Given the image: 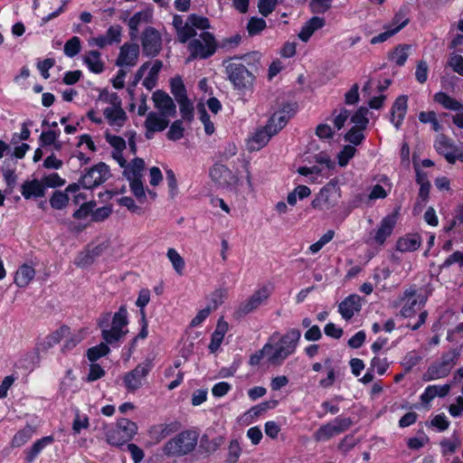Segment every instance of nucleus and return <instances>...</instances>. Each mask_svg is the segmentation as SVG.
Wrapping results in <instances>:
<instances>
[{
	"label": "nucleus",
	"mask_w": 463,
	"mask_h": 463,
	"mask_svg": "<svg viewBox=\"0 0 463 463\" xmlns=\"http://www.w3.org/2000/svg\"><path fill=\"white\" fill-rule=\"evenodd\" d=\"M301 337L299 329L291 328L284 335L274 333L262 346V357L267 365L278 367L295 354Z\"/></svg>",
	"instance_id": "obj_1"
},
{
	"label": "nucleus",
	"mask_w": 463,
	"mask_h": 463,
	"mask_svg": "<svg viewBox=\"0 0 463 463\" xmlns=\"http://www.w3.org/2000/svg\"><path fill=\"white\" fill-rule=\"evenodd\" d=\"M241 60L244 63L230 62L225 68L229 80L237 90L251 86L256 74H259L260 52L255 51L246 53Z\"/></svg>",
	"instance_id": "obj_2"
},
{
	"label": "nucleus",
	"mask_w": 463,
	"mask_h": 463,
	"mask_svg": "<svg viewBox=\"0 0 463 463\" xmlns=\"http://www.w3.org/2000/svg\"><path fill=\"white\" fill-rule=\"evenodd\" d=\"M198 433L194 430H183L169 439L163 448L167 457H181L191 453L196 447Z\"/></svg>",
	"instance_id": "obj_3"
},
{
	"label": "nucleus",
	"mask_w": 463,
	"mask_h": 463,
	"mask_svg": "<svg viewBox=\"0 0 463 463\" xmlns=\"http://www.w3.org/2000/svg\"><path fill=\"white\" fill-rule=\"evenodd\" d=\"M187 49L190 53L188 61L195 59L205 60L215 53L217 42L212 33L204 31L199 34V38H194L189 41Z\"/></svg>",
	"instance_id": "obj_4"
},
{
	"label": "nucleus",
	"mask_w": 463,
	"mask_h": 463,
	"mask_svg": "<svg viewBox=\"0 0 463 463\" xmlns=\"http://www.w3.org/2000/svg\"><path fill=\"white\" fill-rule=\"evenodd\" d=\"M458 354L450 350L442 354L439 360L431 364L422 375L424 382H430L447 377L457 364Z\"/></svg>",
	"instance_id": "obj_5"
},
{
	"label": "nucleus",
	"mask_w": 463,
	"mask_h": 463,
	"mask_svg": "<svg viewBox=\"0 0 463 463\" xmlns=\"http://www.w3.org/2000/svg\"><path fill=\"white\" fill-rule=\"evenodd\" d=\"M353 424L349 417H336L333 420L321 425L314 433L316 442H325L348 430Z\"/></svg>",
	"instance_id": "obj_6"
},
{
	"label": "nucleus",
	"mask_w": 463,
	"mask_h": 463,
	"mask_svg": "<svg viewBox=\"0 0 463 463\" xmlns=\"http://www.w3.org/2000/svg\"><path fill=\"white\" fill-rule=\"evenodd\" d=\"M340 198V188L336 183L331 181L320 189L319 193L312 200L311 206L318 211H328L338 203Z\"/></svg>",
	"instance_id": "obj_7"
},
{
	"label": "nucleus",
	"mask_w": 463,
	"mask_h": 463,
	"mask_svg": "<svg viewBox=\"0 0 463 463\" xmlns=\"http://www.w3.org/2000/svg\"><path fill=\"white\" fill-rule=\"evenodd\" d=\"M154 358L146 357L138 364L133 370L127 373L123 377L125 388L129 392H134L142 386V379L146 378L154 368Z\"/></svg>",
	"instance_id": "obj_8"
},
{
	"label": "nucleus",
	"mask_w": 463,
	"mask_h": 463,
	"mask_svg": "<svg viewBox=\"0 0 463 463\" xmlns=\"http://www.w3.org/2000/svg\"><path fill=\"white\" fill-rule=\"evenodd\" d=\"M290 117L288 106H284L271 114L266 125L262 127V146L287 125Z\"/></svg>",
	"instance_id": "obj_9"
},
{
	"label": "nucleus",
	"mask_w": 463,
	"mask_h": 463,
	"mask_svg": "<svg viewBox=\"0 0 463 463\" xmlns=\"http://www.w3.org/2000/svg\"><path fill=\"white\" fill-rule=\"evenodd\" d=\"M109 177V166L103 162H99L80 176V184L83 189L92 190L105 183Z\"/></svg>",
	"instance_id": "obj_10"
},
{
	"label": "nucleus",
	"mask_w": 463,
	"mask_h": 463,
	"mask_svg": "<svg viewBox=\"0 0 463 463\" xmlns=\"http://www.w3.org/2000/svg\"><path fill=\"white\" fill-rule=\"evenodd\" d=\"M426 302V298L414 288H410L403 292L401 298V316L403 317H411L420 311Z\"/></svg>",
	"instance_id": "obj_11"
},
{
	"label": "nucleus",
	"mask_w": 463,
	"mask_h": 463,
	"mask_svg": "<svg viewBox=\"0 0 463 463\" xmlns=\"http://www.w3.org/2000/svg\"><path fill=\"white\" fill-rule=\"evenodd\" d=\"M209 175L212 181L221 188L232 189L238 184L237 175L223 164L215 163L210 168Z\"/></svg>",
	"instance_id": "obj_12"
},
{
	"label": "nucleus",
	"mask_w": 463,
	"mask_h": 463,
	"mask_svg": "<svg viewBox=\"0 0 463 463\" xmlns=\"http://www.w3.org/2000/svg\"><path fill=\"white\" fill-rule=\"evenodd\" d=\"M143 55L149 58L157 56L162 50V37L160 33L152 26H147L141 37Z\"/></svg>",
	"instance_id": "obj_13"
},
{
	"label": "nucleus",
	"mask_w": 463,
	"mask_h": 463,
	"mask_svg": "<svg viewBox=\"0 0 463 463\" xmlns=\"http://www.w3.org/2000/svg\"><path fill=\"white\" fill-rule=\"evenodd\" d=\"M398 213H392L382 219L378 228L375 230L373 241L378 246H383L386 240L392 235L397 223Z\"/></svg>",
	"instance_id": "obj_14"
},
{
	"label": "nucleus",
	"mask_w": 463,
	"mask_h": 463,
	"mask_svg": "<svg viewBox=\"0 0 463 463\" xmlns=\"http://www.w3.org/2000/svg\"><path fill=\"white\" fill-rule=\"evenodd\" d=\"M140 53L137 43H125L120 47L119 54L116 60L118 67H133L136 65Z\"/></svg>",
	"instance_id": "obj_15"
},
{
	"label": "nucleus",
	"mask_w": 463,
	"mask_h": 463,
	"mask_svg": "<svg viewBox=\"0 0 463 463\" xmlns=\"http://www.w3.org/2000/svg\"><path fill=\"white\" fill-rule=\"evenodd\" d=\"M122 27L119 24L110 25L105 34L93 37L89 41L90 45H95L99 49L105 48L107 45L118 44L121 42Z\"/></svg>",
	"instance_id": "obj_16"
},
{
	"label": "nucleus",
	"mask_w": 463,
	"mask_h": 463,
	"mask_svg": "<svg viewBox=\"0 0 463 463\" xmlns=\"http://www.w3.org/2000/svg\"><path fill=\"white\" fill-rule=\"evenodd\" d=\"M155 107L160 110L164 117H174L176 114V106L172 98L164 90H157L153 93Z\"/></svg>",
	"instance_id": "obj_17"
},
{
	"label": "nucleus",
	"mask_w": 463,
	"mask_h": 463,
	"mask_svg": "<svg viewBox=\"0 0 463 463\" xmlns=\"http://www.w3.org/2000/svg\"><path fill=\"white\" fill-rule=\"evenodd\" d=\"M362 308V298L357 294H352L346 297L338 305V312L341 317L348 321Z\"/></svg>",
	"instance_id": "obj_18"
},
{
	"label": "nucleus",
	"mask_w": 463,
	"mask_h": 463,
	"mask_svg": "<svg viewBox=\"0 0 463 463\" xmlns=\"http://www.w3.org/2000/svg\"><path fill=\"white\" fill-rule=\"evenodd\" d=\"M181 428V423L173 420L169 423H160L152 425L148 430L149 438L155 442H159L172 433L177 432Z\"/></svg>",
	"instance_id": "obj_19"
},
{
	"label": "nucleus",
	"mask_w": 463,
	"mask_h": 463,
	"mask_svg": "<svg viewBox=\"0 0 463 463\" xmlns=\"http://www.w3.org/2000/svg\"><path fill=\"white\" fill-rule=\"evenodd\" d=\"M103 115L110 127L117 128L118 131L128 120L127 113L121 108V100H118L116 107H108L103 110Z\"/></svg>",
	"instance_id": "obj_20"
},
{
	"label": "nucleus",
	"mask_w": 463,
	"mask_h": 463,
	"mask_svg": "<svg viewBox=\"0 0 463 463\" xmlns=\"http://www.w3.org/2000/svg\"><path fill=\"white\" fill-rule=\"evenodd\" d=\"M408 110V97L406 95L399 96L391 108L390 121L396 128H399L406 116Z\"/></svg>",
	"instance_id": "obj_21"
},
{
	"label": "nucleus",
	"mask_w": 463,
	"mask_h": 463,
	"mask_svg": "<svg viewBox=\"0 0 463 463\" xmlns=\"http://www.w3.org/2000/svg\"><path fill=\"white\" fill-rule=\"evenodd\" d=\"M435 148L437 152L439 155H442L449 163L454 164L456 162L458 147L446 136H438L435 141Z\"/></svg>",
	"instance_id": "obj_22"
},
{
	"label": "nucleus",
	"mask_w": 463,
	"mask_h": 463,
	"mask_svg": "<svg viewBox=\"0 0 463 463\" xmlns=\"http://www.w3.org/2000/svg\"><path fill=\"white\" fill-rule=\"evenodd\" d=\"M53 442L54 437L52 435L44 436L35 440L29 449L24 450V462L33 463L41 452Z\"/></svg>",
	"instance_id": "obj_23"
},
{
	"label": "nucleus",
	"mask_w": 463,
	"mask_h": 463,
	"mask_svg": "<svg viewBox=\"0 0 463 463\" xmlns=\"http://www.w3.org/2000/svg\"><path fill=\"white\" fill-rule=\"evenodd\" d=\"M450 389L451 385L448 383L442 385H429L425 388L424 392L420 396V400L424 406L429 408L432 400H434L436 397L447 396Z\"/></svg>",
	"instance_id": "obj_24"
},
{
	"label": "nucleus",
	"mask_w": 463,
	"mask_h": 463,
	"mask_svg": "<svg viewBox=\"0 0 463 463\" xmlns=\"http://www.w3.org/2000/svg\"><path fill=\"white\" fill-rule=\"evenodd\" d=\"M36 271L33 265L24 263L14 273V283L20 288H24L33 280Z\"/></svg>",
	"instance_id": "obj_25"
},
{
	"label": "nucleus",
	"mask_w": 463,
	"mask_h": 463,
	"mask_svg": "<svg viewBox=\"0 0 463 463\" xmlns=\"http://www.w3.org/2000/svg\"><path fill=\"white\" fill-rule=\"evenodd\" d=\"M408 24V20L401 21V18L396 15L392 24L384 26L385 31L371 39L372 44H376L387 41L389 38L397 33Z\"/></svg>",
	"instance_id": "obj_26"
},
{
	"label": "nucleus",
	"mask_w": 463,
	"mask_h": 463,
	"mask_svg": "<svg viewBox=\"0 0 463 463\" xmlns=\"http://www.w3.org/2000/svg\"><path fill=\"white\" fill-rule=\"evenodd\" d=\"M21 194L26 200L41 198L45 194V186L38 179L28 180L22 184Z\"/></svg>",
	"instance_id": "obj_27"
},
{
	"label": "nucleus",
	"mask_w": 463,
	"mask_h": 463,
	"mask_svg": "<svg viewBox=\"0 0 463 463\" xmlns=\"http://www.w3.org/2000/svg\"><path fill=\"white\" fill-rule=\"evenodd\" d=\"M260 305V289L255 290L253 295L242 302L233 313V317L240 320Z\"/></svg>",
	"instance_id": "obj_28"
},
{
	"label": "nucleus",
	"mask_w": 463,
	"mask_h": 463,
	"mask_svg": "<svg viewBox=\"0 0 463 463\" xmlns=\"http://www.w3.org/2000/svg\"><path fill=\"white\" fill-rule=\"evenodd\" d=\"M326 24V20L323 17L313 16L308 21H307L302 26L298 37L301 41L307 43L313 33L323 28Z\"/></svg>",
	"instance_id": "obj_29"
},
{
	"label": "nucleus",
	"mask_w": 463,
	"mask_h": 463,
	"mask_svg": "<svg viewBox=\"0 0 463 463\" xmlns=\"http://www.w3.org/2000/svg\"><path fill=\"white\" fill-rule=\"evenodd\" d=\"M421 245L420 236L417 233H408L396 241V250L401 252L414 251Z\"/></svg>",
	"instance_id": "obj_30"
},
{
	"label": "nucleus",
	"mask_w": 463,
	"mask_h": 463,
	"mask_svg": "<svg viewBox=\"0 0 463 463\" xmlns=\"http://www.w3.org/2000/svg\"><path fill=\"white\" fill-rule=\"evenodd\" d=\"M166 118L162 116V114L159 115L151 111L145 121V128H148V131H152V133L161 132L168 127L169 121Z\"/></svg>",
	"instance_id": "obj_31"
},
{
	"label": "nucleus",
	"mask_w": 463,
	"mask_h": 463,
	"mask_svg": "<svg viewBox=\"0 0 463 463\" xmlns=\"http://www.w3.org/2000/svg\"><path fill=\"white\" fill-rule=\"evenodd\" d=\"M101 53L99 51H90L83 58L84 64L88 69L95 73L99 74L104 71V62L100 59Z\"/></svg>",
	"instance_id": "obj_32"
},
{
	"label": "nucleus",
	"mask_w": 463,
	"mask_h": 463,
	"mask_svg": "<svg viewBox=\"0 0 463 463\" xmlns=\"http://www.w3.org/2000/svg\"><path fill=\"white\" fill-rule=\"evenodd\" d=\"M410 49L411 46L408 44H400L396 46L389 52V61L397 66H403L409 57Z\"/></svg>",
	"instance_id": "obj_33"
},
{
	"label": "nucleus",
	"mask_w": 463,
	"mask_h": 463,
	"mask_svg": "<svg viewBox=\"0 0 463 463\" xmlns=\"http://www.w3.org/2000/svg\"><path fill=\"white\" fill-rule=\"evenodd\" d=\"M433 99L435 102L439 103L446 109L459 111L463 109V104L461 102L456 100L445 92L440 91L436 93Z\"/></svg>",
	"instance_id": "obj_34"
},
{
	"label": "nucleus",
	"mask_w": 463,
	"mask_h": 463,
	"mask_svg": "<svg viewBox=\"0 0 463 463\" xmlns=\"http://www.w3.org/2000/svg\"><path fill=\"white\" fill-rule=\"evenodd\" d=\"M162 68H163L162 61L156 60L153 62V65L150 68L147 75L143 80V86L146 90H152L156 86L157 80H158V74H159L160 71L162 70Z\"/></svg>",
	"instance_id": "obj_35"
},
{
	"label": "nucleus",
	"mask_w": 463,
	"mask_h": 463,
	"mask_svg": "<svg viewBox=\"0 0 463 463\" xmlns=\"http://www.w3.org/2000/svg\"><path fill=\"white\" fill-rule=\"evenodd\" d=\"M34 428L30 424H26L24 428L19 430L11 440V447L20 448L30 440L33 435Z\"/></svg>",
	"instance_id": "obj_36"
},
{
	"label": "nucleus",
	"mask_w": 463,
	"mask_h": 463,
	"mask_svg": "<svg viewBox=\"0 0 463 463\" xmlns=\"http://www.w3.org/2000/svg\"><path fill=\"white\" fill-rule=\"evenodd\" d=\"M117 430L120 431L124 437L129 441L137 432V425L136 422L127 419L120 418L117 422Z\"/></svg>",
	"instance_id": "obj_37"
},
{
	"label": "nucleus",
	"mask_w": 463,
	"mask_h": 463,
	"mask_svg": "<svg viewBox=\"0 0 463 463\" xmlns=\"http://www.w3.org/2000/svg\"><path fill=\"white\" fill-rule=\"evenodd\" d=\"M128 323L129 320L127 305L123 304L118 307V311L114 313L111 318V326L118 330H124Z\"/></svg>",
	"instance_id": "obj_38"
},
{
	"label": "nucleus",
	"mask_w": 463,
	"mask_h": 463,
	"mask_svg": "<svg viewBox=\"0 0 463 463\" xmlns=\"http://www.w3.org/2000/svg\"><path fill=\"white\" fill-rule=\"evenodd\" d=\"M170 90L176 101L188 98L186 88L179 75L170 80Z\"/></svg>",
	"instance_id": "obj_39"
},
{
	"label": "nucleus",
	"mask_w": 463,
	"mask_h": 463,
	"mask_svg": "<svg viewBox=\"0 0 463 463\" xmlns=\"http://www.w3.org/2000/svg\"><path fill=\"white\" fill-rule=\"evenodd\" d=\"M128 330H118L110 326L101 331V337L104 340L103 344L113 345L120 341V339L127 334Z\"/></svg>",
	"instance_id": "obj_40"
},
{
	"label": "nucleus",
	"mask_w": 463,
	"mask_h": 463,
	"mask_svg": "<svg viewBox=\"0 0 463 463\" xmlns=\"http://www.w3.org/2000/svg\"><path fill=\"white\" fill-rule=\"evenodd\" d=\"M6 165L7 161L5 160L4 165L0 168V172L2 173L7 186V189L5 191V193L11 194V192L16 184L17 176L15 175V169L10 168Z\"/></svg>",
	"instance_id": "obj_41"
},
{
	"label": "nucleus",
	"mask_w": 463,
	"mask_h": 463,
	"mask_svg": "<svg viewBox=\"0 0 463 463\" xmlns=\"http://www.w3.org/2000/svg\"><path fill=\"white\" fill-rule=\"evenodd\" d=\"M246 148L250 152L260 150V126H256L245 140Z\"/></svg>",
	"instance_id": "obj_42"
},
{
	"label": "nucleus",
	"mask_w": 463,
	"mask_h": 463,
	"mask_svg": "<svg viewBox=\"0 0 463 463\" xmlns=\"http://www.w3.org/2000/svg\"><path fill=\"white\" fill-rule=\"evenodd\" d=\"M69 195L62 191H54L50 197V205L52 209L62 210L69 203Z\"/></svg>",
	"instance_id": "obj_43"
},
{
	"label": "nucleus",
	"mask_w": 463,
	"mask_h": 463,
	"mask_svg": "<svg viewBox=\"0 0 463 463\" xmlns=\"http://www.w3.org/2000/svg\"><path fill=\"white\" fill-rule=\"evenodd\" d=\"M176 102L179 105L182 119L186 122L193 121L194 118V109L193 102L189 99V98H185Z\"/></svg>",
	"instance_id": "obj_44"
},
{
	"label": "nucleus",
	"mask_w": 463,
	"mask_h": 463,
	"mask_svg": "<svg viewBox=\"0 0 463 463\" xmlns=\"http://www.w3.org/2000/svg\"><path fill=\"white\" fill-rule=\"evenodd\" d=\"M106 440L110 446L118 448L121 450H123L125 446L128 444V440L117 430L109 431L106 435Z\"/></svg>",
	"instance_id": "obj_45"
},
{
	"label": "nucleus",
	"mask_w": 463,
	"mask_h": 463,
	"mask_svg": "<svg viewBox=\"0 0 463 463\" xmlns=\"http://www.w3.org/2000/svg\"><path fill=\"white\" fill-rule=\"evenodd\" d=\"M109 352L110 348L106 344L100 343L88 349L87 358L91 363H95L99 358L107 355Z\"/></svg>",
	"instance_id": "obj_46"
},
{
	"label": "nucleus",
	"mask_w": 463,
	"mask_h": 463,
	"mask_svg": "<svg viewBox=\"0 0 463 463\" xmlns=\"http://www.w3.org/2000/svg\"><path fill=\"white\" fill-rule=\"evenodd\" d=\"M166 256L171 261L175 272L179 275H182L185 263L180 254L174 248H169L167 250Z\"/></svg>",
	"instance_id": "obj_47"
},
{
	"label": "nucleus",
	"mask_w": 463,
	"mask_h": 463,
	"mask_svg": "<svg viewBox=\"0 0 463 463\" xmlns=\"http://www.w3.org/2000/svg\"><path fill=\"white\" fill-rule=\"evenodd\" d=\"M70 328L66 326H61L59 329L48 335L45 338L44 345L46 348H51L59 344Z\"/></svg>",
	"instance_id": "obj_48"
},
{
	"label": "nucleus",
	"mask_w": 463,
	"mask_h": 463,
	"mask_svg": "<svg viewBox=\"0 0 463 463\" xmlns=\"http://www.w3.org/2000/svg\"><path fill=\"white\" fill-rule=\"evenodd\" d=\"M80 39L78 36H72L65 43L63 52L67 57L73 58L80 52Z\"/></svg>",
	"instance_id": "obj_49"
},
{
	"label": "nucleus",
	"mask_w": 463,
	"mask_h": 463,
	"mask_svg": "<svg viewBox=\"0 0 463 463\" xmlns=\"http://www.w3.org/2000/svg\"><path fill=\"white\" fill-rule=\"evenodd\" d=\"M227 296L228 292L226 288H220L215 289L209 297L208 307H211L212 310H215L223 303L224 299L227 298Z\"/></svg>",
	"instance_id": "obj_50"
},
{
	"label": "nucleus",
	"mask_w": 463,
	"mask_h": 463,
	"mask_svg": "<svg viewBox=\"0 0 463 463\" xmlns=\"http://www.w3.org/2000/svg\"><path fill=\"white\" fill-rule=\"evenodd\" d=\"M238 152V147L234 142H227L224 146H221L216 154L220 161H228L234 156Z\"/></svg>",
	"instance_id": "obj_51"
},
{
	"label": "nucleus",
	"mask_w": 463,
	"mask_h": 463,
	"mask_svg": "<svg viewBox=\"0 0 463 463\" xmlns=\"http://www.w3.org/2000/svg\"><path fill=\"white\" fill-rule=\"evenodd\" d=\"M260 415V403L254 405L250 410L245 411L241 417H239L238 422L240 425L247 426L251 424Z\"/></svg>",
	"instance_id": "obj_52"
},
{
	"label": "nucleus",
	"mask_w": 463,
	"mask_h": 463,
	"mask_svg": "<svg viewBox=\"0 0 463 463\" xmlns=\"http://www.w3.org/2000/svg\"><path fill=\"white\" fill-rule=\"evenodd\" d=\"M187 23L193 26V28L200 29V30H206L210 28V21L207 17L202 16L196 14H191L187 17Z\"/></svg>",
	"instance_id": "obj_53"
},
{
	"label": "nucleus",
	"mask_w": 463,
	"mask_h": 463,
	"mask_svg": "<svg viewBox=\"0 0 463 463\" xmlns=\"http://www.w3.org/2000/svg\"><path fill=\"white\" fill-rule=\"evenodd\" d=\"M389 362L387 358H381L379 356H374L370 361V370L373 372H376L379 375H383L388 368H389Z\"/></svg>",
	"instance_id": "obj_54"
},
{
	"label": "nucleus",
	"mask_w": 463,
	"mask_h": 463,
	"mask_svg": "<svg viewBox=\"0 0 463 463\" xmlns=\"http://www.w3.org/2000/svg\"><path fill=\"white\" fill-rule=\"evenodd\" d=\"M184 128L181 119L175 120L166 134L169 140L176 141L184 137Z\"/></svg>",
	"instance_id": "obj_55"
},
{
	"label": "nucleus",
	"mask_w": 463,
	"mask_h": 463,
	"mask_svg": "<svg viewBox=\"0 0 463 463\" xmlns=\"http://www.w3.org/2000/svg\"><path fill=\"white\" fill-rule=\"evenodd\" d=\"M106 141L113 147V151L123 152L126 149V141L120 136H116L109 133H105Z\"/></svg>",
	"instance_id": "obj_56"
},
{
	"label": "nucleus",
	"mask_w": 463,
	"mask_h": 463,
	"mask_svg": "<svg viewBox=\"0 0 463 463\" xmlns=\"http://www.w3.org/2000/svg\"><path fill=\"white\" fill-rule=\"evenodd\" d=\"M366 108H360L354 115L351 118V121L354 124L356 128L364 129L369 122Z\"/></svg>",
	"instance_id": "obj_57"
},
{
	"label": "nucleus",
	"mask_w": 463,
	"mask_h": 463,
	"mask_svg": "<svg viewBox=\"0 0 463 463\" xmlns=\"http://www.w3.org/2000/svg\"><path fill=\"white\" fill-rule=\"evenodd\" d=\"M419 119L422 123H430L434 131L439 132L441 126L437 119V115L434 111H421L419 114Z\"/></svg>",
	"instance_id": "obj_58"
},
{
	"label": "nucleus",
	"mask_w": 463,
	"mask_h": 463,
	"mask_svg": "<svg viewBox=\"0 0 463 463\" xmlns=\"http://www.w3.org/2000/svg\"><path fill=\"white\" fill-rule=\"evenodd\" d=\"M356 149L354 146L347 145L338 153L337 159L340 166H345L351 158L355 155Z\"/></svg>",
	"instance_id": "obj_59"
},
{
	"label": "nucleus",
	"mask_w": 463,
	"mask_h": 463,
	"mask_svg": "<svg viewBox=\"0 0 463 463\" xmlns=\"http://www.w3.org/2000/svg\"><path fill=\"white\" fill-rule=\"evenodd\" d=\"M334 236V231H327L317 242L309 246V251L312 254L317 253L326 244L333 240Z\"/></svg>",
	"instance_id": "obj_60"
},
{
	"label": "nucleus",
	"mask_w": 463,
	"mask_h": 463,
	"mask_svg": "<svg viewBox=\"0 0 463 463\" xmlns=\"http://www.w3.org/2000/svg\"><path fill=\"white\" fill-rule=\"evenodd\" d=\"M96 206L95 201L84 203L78 208L72 214V217L77 220H82L91 215L92 209Z\"/></svg>",
	"instance_id": "obj_61"
},
{
	"label": "nucleus",
	"mask_w": 463,
	"mask_h": 463,
	"mask_svg": "<svg viewBox=\"0 0 463 463\" xmlns=\"http://www.w3.org/2000/svg\"><path fill=\"white\" fill-rule=\"evenodd\" d=\"M333 0H311L309 6L314 14H324L332 6Z\"/></svg>",
	"instance_id": "obj_62"
},
{
	"label": "nucleus",
	"mask_w": 463,
	"mask_h": 463,
	"mask_svg": "<svg viewBox=\"0 0 463 463\" xmlns=\"http://www.w3.org/2000/svg\"><path fill=\"white\" fill-rule=\"evenodd\" d=\"M129 186L132 194L137 199V201L139 203H144L146 200V193L142 179L133 180V182L129 184Z\"/></svg>",
	"instance_id": "obj_63"
},
{
	"label": "nucleus",
	"mask_w": 463,
	"mask_h": 463,
	"mask_svg": "<svg viewBox=\"0 0 463 463\" xmlns=\"http://www.w3.org/2000/svg\"><path fill=\"white\" fill-rule=\"evenodd\" d=\"M177 35L179 42L185 43L196 36V31L186 22L184 27H182V29L177 32Z\"/></svg>",
	"instance_id": "obj_64"
}]
</instances>
